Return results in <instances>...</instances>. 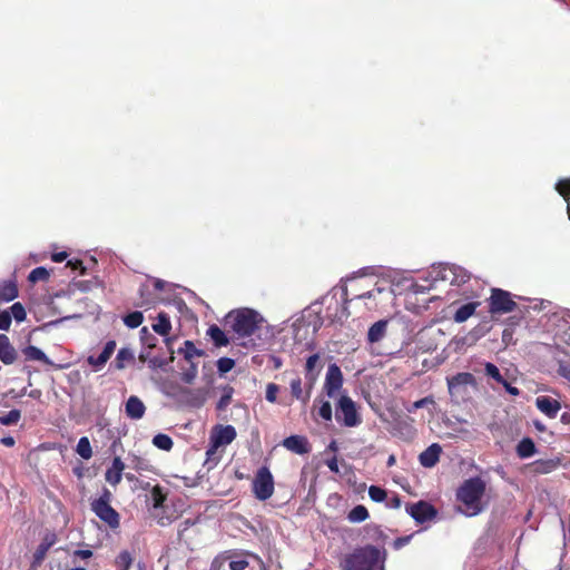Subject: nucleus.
<instances>
[{"label":"nucleus","instance_id":"obj_1","mask_svg":"<svg viewBox=\"0 0 570 570\" xmlns=\"http://www.w3.org/2000/svg\"><path fill=\"white\" fill-rule=\"evenodd\" d=\"M485 482L481 478H471L463 482L458 490L459 510L466 517H474L481 513L485 503Z\"/></svg>","mask_w":570,"mask_h":570},{"label":"nucleus","instance_id":"obj_2","mask_svg":"<svg viewBox=\"0 0 570 570\" xmlns=\"http://www.w3.org/2000/svg\"><path fill=\"white\" fill-rule=\"evenodd\" d=\"M366 279L364 278H353L348 282V284L344 288V296L346 302H353L354 299H365L366 307L368 309L376 308L380 304L383 303V299H377L379 296H385L386 299L392 298V289H386L385 287L376 285L372 289L360 292L361 288L364 287Z\"/></svg>","mask_w":570,"mask_h":570},{"label":"nucleus","instance_id":"obj_3","mask_svg":"<svg viewBox=\"0 0 570 570\" xmlns=\"http://www.w3.org/2000/svg\"><path fill=\"white\" fill-rule=\"evenodd\" d=\"M384 557L372 546L355 550L344 561V570H383Z\"/></svg>","mask_w":570,"mask_h":570},{"label":"nucleus","instance_id":"obj_4","mask_svg":"<svg viewBox=\"0 0 570 570\" xmlns=\"http://www.w3.org/2000/svg\"><path fill=\"white\" fill-rule=\"evenodd\" d=\"M449 394L453 402L460 404L469 402L476 391L475 377L468 372L458 373L446 379Z\"/></svg>","mask_w":570,"mask_h":570},{"label":"nucleus","instance_id":"obj_5","mask_svg":"<svg viewBox=\"0 0 570 570\" xmlns=\"http://www.w3.org/2000/svg\"><path fill=\"white\" fill-rule=\"evenodd\" d=\"M426 281L432 284L443 281L449 282L451 285L460 286L470 279V274L466 269L454 264H439L433 265L426 272Z\"/></svg>","mask_w":570,"mask_h":570},{"label":"nucleus","instance_id":"obj_6","mask_svg":"<svg viewBox=\"0 0 570 570\" xmlns=\"http://www.w3.org/2000/svg\"><path fill=\"white\" fill-rule=\"evenodd\" d=\"M227 320L233 331L240 337L250 336L263 322V317L249 308L230 312Z\"/></svg>","mask_w":570,"mask_h":570},{"label":"nucleus","instance_id":"obj_7","mask_svg":"<svg viewBox=\"0 0 570 570\" xmlns=\"http://www.w3.org/2000/svg\"><path fill=\"white\" fill-rule=\"evenodd\" d=\"M236 430L233 425H216L209 436V446L206 451L207 456H212L216 451L230 444L236 439Z\"/></svg>","mask_w":570,"mask_h":570},{"label":"nucleus","instance_id":"obj_8","mask_svg":"<svg viewBox=\"0 0 570 570\" xmlns=\"http://www.w3.org/2000/svg\"><path fill=\"white\" fill-rule=\"evenodd\" d=\"M109 498L110 493L106 490L102 497L91 503V509L100 520L107 523L110 528L116 529L119 527V514L109 504Z\"/></svg>","mask_w":570,"mask_h":570},{"label":"nucleus","instance_id":"obj_9","mask_svg":"<svg viewBox=\"0 0 570 570\" xmlns=\"http://www.w3.org/2000/svg\"><path fill=\"white\" fill-rule=\"evenodd\" d=\"M336 420L343 425L354 428L361 424L355 402L347 395H341L336 410Z\"/></svg>","mask_w":570,"mask_h":570},{"label":"nucleus","instance_id":"obj_10","mask_svg":"<svg viewBox=\"0 0 570 570\" xmlns=\"http://www.w3.org/2000/svg\"><path fill=\"white\" fill-rule=\"evenodd\" d=\"M253 492L256 499L265 501L274 493V478L266 466L257 470L253 481Z\"/></svg>","mask_w":570,"mask_h":570},{"label":"nucleus","instance_id":"obj_11","mask_svg":"<svg viewBox=\"0 0 570 570\" xmlns=\"http://www.w3.org/2000/svg\"><path fill=\"white\" fill-rule=\"evenodd\" d=\"M342 386H343L342 371L336 364H331L327 367L324 387H323L326 395L331 399L337 396Z\"/></svg>","mask_w":570,"mask_h":570},{"label":"nucleus","instance_id":"obj_12","mask_svg":"<svg viewBox=\"0 0 570 570\" xmlns=\"http://www.w3.org/2000/svg\"><path fill=\"white\" fill-rule=\"evenodd\" d=\"M515 307V303L512 301L510 294L502 289H493L490 297V312L495 313H509Z\"/></svg>","mask_w":570,"mask_h":570},{"label":"nucleus","instance_id":"obj_13","mask_svg":"<svg viewBox=\"0 0 570 570\" xmlns=\"http://www.w3.org/2000/svg\"><path fill=\"white\" fill-rule=\"evenodd\" d=\"M409 514L420 523L433 519L436 514L435 509L428 502L420 501L406 508Z\"/></svg>","mask_w":570,"mask_h":570},{"label":"nucleus","instance_id":"obj_14","mask_svg":"<svg viewBox=\"0 0 570 570\" xmlns=\"http://www.w3.org/2000/svg\"><path fill=\"white\" fill-rule=\"evenodd\" d=\"M160 392L167 397L173 399L175 402L179 403L183 400L184 393H189L188 389L181 386L177 381L165 379L159 382Z\"/></svg>","mask_w":570,"mask_h":570},{"label":"nucleus","instance_id":"obj_15","mask_svg":"<svg viewBox=\"0 0 570 570\" xmlns=\"http://www.w3.org/2000/svg\"><path fill=\"white\" fill-rule=\"evenodd\" d=\"M116 348V343L109 341L106 343L102 352L96 357L94 355L88 356L87 362L92 366L95 372L102 370L106 363L109 361Z\"/></svg>","mask_w":570,"mask_h":570},{"label":"nucleus","instance_id":"obj_16","mask_svg":"<svg viewBox=\"0 0 570 570\" xmlns=\"http://www.w3.org/2000/svg\"><path fill=\"white\" fill-rule=\"evenodd\" d=\"M283 446L296 454H305L311 451L309 443L305 436L291 435L283 441Z\"/></svg>","mask_w":570,"mask_h":570},{"label":"nucleus","instance_id":"obj_17","mask_svg":"<svg viewBox=\"0 0 570 570\" xmlns=\"http://www.w3.org/2000/svg\"><path fill=\"white\" fill-rule=\"evenodd\" d=\"M441 453V445L433 443L420 454L419 461L424 468H433L439 462Z\"/></svg>","mask_w":570,"mask_h":570},{"label":"nucleus","instance_id":"obj_18","mask_svg":"<svg viewBox=\"0 0 570 570\" xmlns=\"http://www.w3.org/2000/svg\"><path fill=\"white\" fill-rule=\"evenodd\" d=\"M535 405L543 414L551 419L556 417L561 409L560 403L550 396H538Z\"/></svg>","mask_w":570,"mask_h":570},{"label":"nucleus","instance_id":"obj_19","mask_svg":"<svg viewBox=\"0 0 570 570\" xmlns=\"http://www.w3.org/2000/svg\"><path fill=\"white\" fill-rule=\"evenodd\" d=\"M125 470V463L119 456L112 460L111 465L107 469L105 479L110 484L116 487L122 479V472Z\"/></svg>","mask_w":570,"mask_h":570},{"label":"nucleus","instance_id":"obj_20","mask_svg":"<svg viewBox=\"0 0 570 570\" xmlns=\"http://www.w3.org/2000/svg\"><path fill=\"white\" fill-rule=\"evenodd\" d=\"M189 393L183 394V400L179 404L189 405L194 407H200L207 400V392L205 390H189Z\"/></svg>","mask_w":570,"mask_h":570},{"label":"nucleus","instance_id":"obj_21","mask_svg":"<svg viewBox=\"0 0 570 570\" xmlns=\"http://www.w3.org/2000/svg\"><path fill=\"white\" fill-rule=\"evenodd\" d=\"M126 414L132 420H139L144 416L146 406L137 396H130L126 402Z\"/></svg>","mask_w":570,"mask_h":570},{"label":"nucleus","instance_id":"obj_22","mask_svg":"<svg viewBox=\"0 0 570 570\" xmlns=\"http://www.w3.org/2000/svg\"><path fill=\"white\" fill-rule=\"evenodd\" d=\"M22 353L28 361H38L47 365L55 366L56 368H62L61 365H55L51 360L37 346L29 345L22 350Z\"/></svg>","mask_w":570,"mask_h":570},{"label":"nucleus","instance_id":"obj_23","mask_svg":"<svg viewBox=\"0 0 570 570\" xmlns=\"http://www.w3.org/2000/svg\"><path fill=\"white\" fill-rule=\"evenodd\" d=\"M16 350L4 334H0V360L4 364H12L16 361Z\"/></svg>","mask_w":570,"mask_h":570},{"label":"nucleus","instance_id":"obj_24","mask_svg":"<svg viewBox=\"0 0 570 570\" xmlns=\"http://www.w3.org/2000/svg\"><path fill=\"white\" fill-rule=\"evenodd\" d=\"M387 321L381 320L375 322L367 332V341L370 343L380 342L386 334Z\"/></svg>","mask_w":570,"mask_h":570},{"label":"nucleus","instance_id":"obj_25","mask_svg":"<svg viewBox=\"0 0 570 570\" xmlns=\"http://www.w3.org/2000/svg\"><path fill=\"white\" fill-rule=\"evenodd\" d=\"M305 370L306 379L313 383L321 371L318 354H313L306 360Z\"/></svg>","mask_w":570,"mask_h":570},{"label":"nucleus","instance_id":"obj_26","mask_svg":"<svg viewBox=\"0 0 570 570\" xmlns=\"http://www.w3.org/2000/svg\"><path fill=\"white\" fill-rule=\"evenodd\" d=\"M18 296V288L13 282H3L0 284V303H8Z\"/></svg>","mask_w":570,"mask_h":570},{"label":"nucleus","instance_id":"obj_27","mask_svg":"<svg viewBox=\"0 0 570 570\" xmlns=\"http://www.w3.org/2000/svg\"><path fill=\"white\" fill-rule=\"evenodd\" d=\"M291 393L293 397H295L297 401H301L304 405L307 404L309 400V392L303 391L302 380L301 377H295L291 381Z\"/></svg>","mask_w":570,"mask_h":570},{"label":"nucleus","instance_id":"obj_28","mask_svg":"<svg viewBox=\"0 0 570 570\" xmlns=\"http://www.w3.org/2000/svg\"><path fill=\"white\" fill-rule=\"evenodd\" d=\"M479 305H480L479 302H471V303L460 306L454 314V317H453L454 321L456 323L465 322L469 317H471L474 314V312Z\"/></svg>","mask_w":570,"mask_h":570},{"label":"nucleus","instance_id":"obj_29","mask_svg":"<svg viewBox=\"0 0 570 570\" xmlns=\"http://www.w3.org/2000/svg\"><path fill=\"white\" fill-rule=\"evenodd\" d=\"M153 330L161 336H167L171 330V323L167 314L159 313Z\"/></svg>","mask_w":570,"mask_h":570},{"label":"nucleus","instance_id":"obj_30","mask_svg":"<svg viewBox=\"0 0 570 570\" xmlns=\"http://www.w3.org/2000/svg\"><path fill=\"white\" fill-rule=\"evenodd\" d=\"M207 335L212 338L216 346H226L228 344L226 334L217 325L209 326L207 330Z\"/></svg>","mask_w":570,"mask_h":570},{"label":"nucleus","instance_id":"obj_31","mask_svg":"<svg viewBox=\"0 0 570 570\" xmlns=\"http://www.w3.org/2000/svg\"><path fill=\"white\" fill-rule=\"evenodd\" d=\"M517 453L521 459H527L535 453V445L531 439H523L517 446Z\"/></svg>","mask_w":570,"mask_h":570},{"label":"nucleus","instance_id":"obj_32","mask_svg":"<svg viewBox=\"0 0 570 570\" xmlns=\"http://www.w3.org/2000/svg\"><path fill=\"white\" fill-rule=\"evenodd\" d=\"M368 518L367 509L364 505L354 507L347 514V520L352 523H360Z\"/></svg>","mask_w":570,"mask_h":570},{"label":"nucleus","instance_id":"obj_33","mask_svg":"<svg viewBox=\"0 0 570 570\" xmlns=\"http://www.w3.org/2000/svg\"><path fill=\"white\" fill-rule=\"evenodd\" d=\"M76 452L79 456H81L85 460H89L92 456V449L90 445V441L87 436H82L79 439Z\"/></svg>","mask_w":570,"mask_h":570},{"label":"nucleus","instance_id":"obj_34","mask_svg":"<svg viewBox=\"0 0 570 570\" xmlns=\"http://www.w3.org/2000/svg\"><path fill=\"white\" fill-rule=\"evenodd\" d=\"M292 327L294 332V338L299 342L303 341L309 333V324H307L304 320H296Z\"/></svg>","mask_w":570,"mask_h":570},{"label":"nucleus","instance_id":"obj_35","mask_svg":"<svg viewBox=\"0 0 570 570\" xmlns=\"http://www.w3.org/2000/svg\"><path fill=\"white\" fill-rule=\"evenodd\" d=\"M556 189L567 200V209L570 219V180H559L556 185Z\"/></svg>","mask_w":570,"mask_h":570},{"label":"nucleus","instance_id":"obj_36","mask_svg":"<svg viewBox=\"0 0 570 570\" xmlns=\"http://www.w3.org/2000/svg\"><path fill=\"white\" fill-rule=\"evenodd\" d=\"M153 444L164 451H169L173 448V440L163 433H159L153 438Z\"/></svg>","mask_w":570,"mask_h":570},{"label":"nucleus","instance_id":"obj_37","mask_svg":"<svg viewBox=\"0 0 570 570\" xmlns=\"http://www.w3.org/2000/svg\"><path fill=\"white\" fill-rule=\"evenodd\" d=\"M484 373L488 377L494 380L499 384L503 383L504 381V377L500 373V370L493 363L487 362L484 364Z\"/></svg>","mask_w":570,"mask_h":570},{"label":"nucleus","instance_id":"obj_38","mask_svg":"<svg viewBox=\"0 0 570 570\" xmlns=\"http://www.w3.org/2000/svg\"><path fill=\"white\" fill-rule=\"evenodd\" d=\"M166 499V494L163 492L161 488L156 485L153 488L150 492L151 504L155 509L161 508L163 503Z\"/></svg>","mask_w":570,"mask_h":570},{"label":"nucleus","instance_id":"obj_39","mask_svg":"<svg viewBox=\"0 0 570 570\" xmlns=\"http://www.w3.org/2000/svg\"><path fill=\"white\" fill-rule=\"evenodd\" d=\"M233 394H234V389L229 385H226L223 389V394H222L220 399L218 400L217 409L220 411L225 410L229 405Z\"/></svg>","mask_w":570,"mask_h":570},{"label":"nucleus","instance_id":"obj_40","mask_svg":"<svg viewBox=\"0 0 570 570\" xmlns=\"http://www.w3.org/2000/svg\"><path fill=\"white\" fill-rule=\"evenodd\" d=\"M142 321L144 315L141 312H132L124 317V323L130 328L138 327L142 323Z\"/></svg>","mask_w":570,"mask_h":570},{"label":"nucleus","instance_id":"obj_41","mask_svg":"<svg viewBox=\"0 0 570 570\" xmlns=\"http://www.w3.org/2000/svg\"><path fill=\"white\" fill-rule=\"evenodd\" d=\"M185 356V358L193 363V358L200 355V352L194 346V344L190 341H186L184 343V347L179 350Z\"/></svg>","mask_w":570,"mask_h":570},{"label":"nucleus","instance_id":"obj_42","mask_svg":"<svg viewBox=\"0 0 570 570\" xmlns=\"http://www.w3.org/2000/svg\"><path fill=\"white\" fill-rule=\"evenodd\" d=\"M48 278H49V272L45 267H37V268L32 269L28 276V279L31 283L47 281Z\"/></svg>","mask_w":570,"mask_h":570},{"label":"nucleus","instance_id":"obj_43","mask_svg":"<svg viewBox=\"0 0 570 570\" xmlns=\"http://www.w3.org/2000/svg\"><path fill=\"white\" fill-rule=\"evenodd\" d=\"M11 318L13 317L17 322H23L27 317L26 309L21 303H14L10 307Z\"/></svg>","mask_w":570,"mask_h":570},{"label":"nucleus","instance_id":"obj_44","mask_svg":"<svg viewBox=\"0 0 570 570\" xmlns=\"http://www.w3.org/2000/svg\"><path fill=\"white\" fill-rule=\"evenodd\" d=\"M21 417V413L19 410H11L6 415L0 417V423L2 425H12L16 424Z\"/></svg>","mask_w":570,"mask_h":570},{"label":"nucleus","instance_id":"obj_45","mask_svg":"<svg viewBox=\"0 0 570 570\" xmlns=\"http://www.w3.org/2000/svg\"><path fill=\"white\" fill-rule=\"evenodd\" d=\"M370 498L375 502H383L386 499V492L380 487L371 485L368 489Z\"/></svg>","mask_w":570,"mask_h":570},{"label":"nucleus","instance_id":"obj_46","mask_svg":"<svg viewBox=\"0 0 570 570\" xmlns=\"http://www.w3.org/2000/svg\"><path fill=\"white\" fill-rule=\"evenodd\" d=\"M279 392V386L275 383H268L266 385V393L265 397L269 403H276L277 402V394Z\"/></svg>","mask_w":570,"mask_h":570},{"label":"nucleus","instance_id":"obj_47","mask_svg":"<svg viewBox=\"0 0 570 570\" xmlns=\"http://www.w3.org/2000/svg\"><path fill=\"white\" fill-rule=\"evenodd\" d=\"M132 562L131 556L127 551H122L116 560V563L118 567H120L122 570H128L130 568V564Z\"/></svg>","mask_w":570,"mask_h":570},{"label":"nucleus","instance_id":"obj_48","mask_svg":"<svg viewBox=\"0 0 570 570\" xmlns=\"http://www.w3.org/2000/svg\"><path fill=\"white\" fill-rule=\"evenodd\" d=\"M197 373H198L197 365L191 363L190 366L181 373V380L185 383L190 384L196 379Z\"/></svg>","mask_w":570,"mask_h":570},{"label":"nucleus","instance_id":"obj_49","mask_svg":"<svg viewBox=\"0 0 570 570\" xmlns=\"http://www.w3.org/2000/svg\"><path fill=\"white\" fill-rule=\"evenodd\" d=\"M429 405H434V400L432 396H426V397H423L419 401H415L409 409L407 411L410 413H413L415 412L417 409H422V407H426Z\"/></svg>","mask_w":570,"mask_h":570},{"label":"nucleus","instance_id":"obj_50","mask_svg":"<svg viewBox=\"0 0 570 570\" xmlns=\"http://www.w3.org/2000/svg\"><path fill=\"white\" fill-rule=\"evenodd\" d=\"M234 365H235L234 360L228 358V357H222L217 362L218 371L222 373L229 372L234 367Z\"/></svg>","mask_w":570,"mask_h":570},{"label":"nucleus","instance_id":"obj_51","mask_svg":"<svg viewBox=\"0 0 570 570\" xmlns=\"http://www.w3.org/2000/svg\"><path fill=\"white\" fill-rule=\"evenodd\" d=\"M320 416L325 421L332 420V405L330 402L324 401L318 409Z\"/></svg>","mask_w":570,"mask_h":570},{"label":"nucleus","instance_id":"obj_52","mask_svg":"<svg viewBox=\"0 0 570 570\" xmlns=\"http://www.w3.org/2000/svg\"><path fill=\"white\" fill-rule=\"evenodd\" d=\"M249 562L246 558L235 559L229 562V570H246Z\"/></svg>","mask_w":570,"mask_h":570},{"label":"nucleus","instance_id":"obj_53","mask_svg":"<svg viewBox=\"0 0 570 570\" xmlns=\"http://www.w3.org/2000/svg\"><path fill=\"white\" fill-rule=\"evenodd\" d=\"M11 325V314L9 311L0 312V330L8 331Z\"/></svg>","mask_w":570,"mask_h":570},{"label":"nucleus","instance_id":"obj_54","mask_svg":"<svg viewBox=\"0 0 570 570\" xmlns=\"http://www.w3.org/2000/svg\"><path fill=\"white\" fill-rule=\"evenodd\" d=\"M92 556V552L90 550H76L72 553L73 562H76V559H89Z\"/></svg>","mask_w":570,"mask_h":570},{"label":"nucleus","instance_id":"obj_55","mask_svg":"<svg viewBox=\"0 0 570 570\" xmlns=\"http://www.w3.org/2000/svg\"><path fill=\"white\" fill-rule=\"evenodd\" d=\"M501 384L504 386L505 391L509 394L514 395V396L519 395V393H520L519 390L517 387L512 386L511 384H509L505 380Z\"/></svg>","mask_w":570,"mask_h":570},{"label":"nucleus","instance_id":"obj_56","mask_svg":"<svg viewBox=\"0 0 570 570\" xmlns=\"http://www.w3.org/2000/svg\"><path fill=\"white\" fill-rule=\"evenodd\" d=\"M51 258L53 262L61 263L67 258V253L66 252L55 253V254H52Z\"/></svg>","mask_w":570,"mask_h":570},{"label":"nucleus","instance_id":"obj_57","mask_svg":"<svg viewBox=\"0 0 570 570\" xmlns=\"http://www.w3.org/2000/svg\"><path fill=\"white\" fill-rule=\"evenodd\" d=\"M47 550H48V546L41 544L36 552V558L38 560H41L43 558V556L46 554Z\"/></svg>","mask_w":570,"mask_h":570},{"label":"nucleus","instance_id":"obj_58","mask_svg":"<svg viewBox=\"0 0 570 570\" xmlns=\"http://www.w3.org/2000/svg\"><path fill=\"white\" fill-rule=\"evenodd\" d=\"M327 466L333 472H338V465L336 459H332L327 461Z\"/></svg>","mask_w":570,"mask_h":570},{"label":"nucleus","instance_id":"obj_59","mask_svg":"<svg viewBox=\"0 0 570 570\" xmlns=\"http://www.w3.org/2000/svg\"><path fill=\"white\" fill-rule=\"evenodd\" d=\"M1 443L6 446H13L14 445V439L12 436H6L1 439Z\"/></svg>","mask_w":570,"mask_h":570},{"label":"nucleus","instance_id":"obj_60","mask_svg":"<svg viewBox=\"0 0 570 570\" xmlns=\"http://www.w3.org/2000/svg\"><path fill=\"white\" fill-rule=\"evenodd\" d=\"M410 539H411V537H405V538L397 539L395 541V547L400 548V547L406 544L410 541Z\"/></svg>","mask_w":570,"mask_h":570},{"label":"nucleus","instance_id":"obj_61","mask_svg":"<svg viewBox=\"0 0 570 570\" xmlns=\"http://www.w3.org/2000/svg\"><path fill=\"white\" fill-rule=\"evenodd\" d=\"M561 373L564 377L570 380V366L561 365Z\"/></svg>","mask_w":570,"mask_h":570},{"label":"nucleus","instance_id":"obj_62","mask_svg":"<svg viewBox=\"0 0 570 570\" xmlns=\"http://www.w3.org/2000/svg\"><path fill=\"white\" fill-rule=\"evenodd\" d=\"M395 462H396L395 455H394V454H391V455L389 456V459H387L386 464H387V466H393V465L395 464Z\"/></svg>","mask_w":570,"mask_h":570},{"label":"nucleus","instance_id":"obj_63","mask_svg":"<svg viewBox=\"0 0 570 570\" xmlns=\"http://www.w3.org/2000/svg\"><path fill=\"white\" fill-rule=\"evenodd\" d=\"M68 265H70L73 269H77L78 267L81 266V262L80 261H75V262L69 261Z\"/></svg>","mask_w":570,"mask_h":570},{"label":"nucleus","instance_id":"obj_64","mask_svg":"<svg viewBox=\"0 0 570 570\" xmlns=\"http://www.w3.org/2000/svg\"><path fill=\"white\" fill-rule=\"evenodd\" d=\"M163 284H164V283H163L161 281H159V279H158V281H156V282H155V287H156L157 289H163Z\"/></svg>","mask_w":570,"mask_h":570}]
</instances>
